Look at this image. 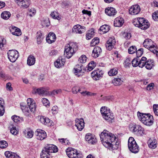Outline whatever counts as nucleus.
<instances>
[{
	"mask_svg": "<svg viewBox=\"0 0 158 158\" xmlns=\"http://www.w3.org/2000/svg\"><path fill=\"white\" fill-rule=\"evenodd\" d=\"M134 25L142 30H146L150 26L149 22L143 18H138L134 19L133 21Z\"/></svg>",
	"mask_w": 158,
	"mask_h": 158,
	"instance_id": "5",
	"label": "nucleus"
},
{
	"mask_svg": "<svg viewBox=\"0 0 158 158\" xmlns=\"http://www.w3.org/2000/svg\"><path fill=\"white\" fill-rule=\"evenodd\" d=\"M110 29V27L108 26L105 25L100 27V30L102 32V33L104 34L108 32Z\"/></svg>",
	"mask_w": 158,
	"mask_h": 158,
	"instance_id": "41",
	"label": "nucleus"
},
{
	"mask_svg": "<svg viewBox=\"0 0 158 158\" xmlns=\"http://www.w3.org/2000/svg\"><path fill=\"white\" fill-rule=\"evenodd\" d=\"M116 43L114 37L110 38L107 41L106 44V48L109 50H111L114 47Z\"/></svg>",
	"mask_w": 158,
	"mask_h": 158,
	"instance_id": "21",
	"label": "nucleus"
},
{
	"mask_svg": "<svg viewBox=\"0 0 158 158\" xmlns=\"http://www.w3.org/2000/svg\"><path fill=\"white\" fill-rule=\"evenodd\" d=\"M132 66L134 67H136L139 66V64L140 63V60L139 61L137 58H135L131 61Z\"/></svg>",
	"mask_w": 158,
	"mask_h": 158,
	"instance_id": "45",
	"label": "nucleus"
},
{
	"mask_svg": "<svg viewBox=\"0 0 158 158\" xmlns=\"http://www.w3.org/2000/svg\"><path fill=\"white\" fill-rule=\"evenodd\" d=\"M123 82L122 78L117 77L115 78L112 81V83L115 86L121 85Z\"/></svg>",
	"mask_w": 158,
	"mask_h": 158,
	"instance_id": "32",
	"label": "nucleus"
},
{
	"mask_svg": "<svg viewBox=\"0 0 158 158\" xmlns=\"http://www.w3.org/2000/svg\"><path fill=\"white\" fill-rule=\"evenodd\" d=\"M141 8L140 6L137 4L134 5L130 7L129 13L131 15H135L138 14L140 12Z\"/></svg>",
	"mask_w": 158,
	"mask_h": 158,
	"instance_id": "13",
	"label": "nucleus"
},
{
	"mask_svg": "<svg viewBox=\"0 0 158 158\" xmlns=\"http://www.w3.org/2000/svg\"><path fill=\"white\" fill-rule=\"evenodd\" d=\"M13 152L9 151H7L5 152V155L7 158H11L12 155H13Z\"/></svg>",
	"mask_w": 158,
	"mask_h": 158,
	"instance_id": "58",
	"label": "nucleus"
},
{
	"mask_svg": "<svg viewBox=\"0 0 158 158\" xmlns=\"http://www.w3.org/2000/svg\"><path fill=\"white\" fill-rule=\"evenodd\" d=\"M123 35L124 38L126 40L130 39L131 37V34L129 33L124 32Z\"/></svg>",
	"mask_w": 158,
	"mask_h": 158,
	"instance_id": "61",
	"label": "nucleus"
},
{
	"mask_svg": "<svg viewBox=\"0 0 158 158\" xmlns=\"http://www.w3.org/2000/svg\"><path fill=\"white\" fill-rule=\"evenodd\" d=\"M137 50L135 46L131 47L128 49V52L130 54L134 53Z\"/></svg>",
	"mask_w": 158,
	"mask_h": 158,
	"instance_id": "52",
	"label": "nucleus"
},
{
	"mask_svg": "<svg viewBox=\"0 0 158 158\" xmlns=\"http://www.w3.org/2000/svg\"><path fill=\"white\" fill-rule=\"evenodd\" d=\"M9 30L11 34L15 36H19L22 34V32L20 29L17 27L11 26L9 27Z\"/></svg>",
	"mask_w": 158,
	"mask_h": 158,
	"instance_id": "20",
	"label": "nucleus"
},
{
	"mask_svg": "<svg viewBox=\"0 0 158 158\" xmlns=\"http://www.w3.org/2000/svg\"><path fill=\"white\" fill-rule=\"evenodd\" d=\"M144 47L158 56V48L156 44L151 39H146L143 43Z\"/></svg>",
	"mask_w": 158,
	"mask_h": 158,
	"instance_id": "6",
	"label": "nucleus"
},
{
	"mask_svg": "<svg viewBox=\"0 0 158 158\" xmlns=\"http://www.w3.org/2000/svg\"><path fill=\"white\" fill-rule=\"evenodd\" d=\"M118 73V69L113 68L110 69L108 72V74L110 76H113L116 75Z\"/></svg>",
	"mask_w": 158,
	"mask_h": 158,
	"instance_id": "42",
	"label": "nucleus"
},
{
	"mask_svg": "<svg viewBox=\"0 0 158 158\" xmlns=\"http://www.w3.org/2000/svg\"><path fill=\"white\" fill-rule=\"evenodd\" d=\"M139 126V125H136L135 123H131L129 126L130 130L132 133L135 134Z\"/></svg>",
	"mask_w": 158,
	"mask_h": 158,
	"instance_id": "34",
	"label": "nucleus"
},
{
	"mask_svg": "<svg viewBox=\"0 0 158 158\" xmlns=\"http://www.w3.org/2000/svg\"><path fill=\"white\" fill-rule=\"evenodd\" d=\"M152 17L154 20L158 21V10H156L152 13Z\"/></svg>",
	"mask_w": 158,
	"mask_h": 158,
	"instance_id": "55",
	"label": "nucleus"
},
{
	"mask_svg": "<svg viewBox=\"0 0 158 158\" xmlns=\"http://www.w3.org/2000/svg\"><path fill=\"white\" fill-rule=\"evenodd\" d=\"M23 133L27 138H31L33 135V132L29 128L24 129L23 131Z\"/></svg>",
	"mask_w": 158,
	"mask_h": 158,
	"instance_id": "31",
	"label": "nucleus"
},
{
	"mask_svg": "<svg viewBox=\"0 0 158 158\" xmlns=\"http://www.w3.org/2000/svg\"><path fill=\"white\" fill-rule=\"evenodd\" d=\"M131 61L129 58H127L124 62V64L125 66H129L131 65Z\"/></svg>",
	"mask_w": 158,
	"mask_h": 158,
	"instance_id": "60",
	"label": "nucleus"
},
{
	"mask_svg": "<svg viewBox=\"0 0 158 158\" xmlns=\"http://www.w3.org/2000/svg\"><path fill=\"white\" fill-rule=\"evenodd\" d=\"M85 140L89 144H93L97 142V139L95 136L90 133L86 134L85 136Z\"/></svg>",
	"mask_w": 158,
	"mask_h": 158,
	"instance_id": "16",
	"label": "nucleus"
},
{
	"mask_svg": "<svg viewBox=\"0 0 158 158\" xmlns=\"http://www.w3.org/2000/svg\"><path fill=\"white\" fill-rule=\"evenodd\" d=\"M103 74L104 73L102 70L97 69L91 72V76L94 80L97 81L102 78Z\"/></svg>",
	"mask_w": 158,
	"mask_h": 158,
	"instance_id": "11",
	"label": "nucleus"
},
{
	"mask_svg": "<svg viewBox=\"0 0 158 158\" xmlns=\"http://www.w3.org/2000/svg\"><path fill=\"white\" fill-rule=\"evenodd\" d=\"M41 102L44 106L47 107H49L50 106V103L49 100L47 98H43L41 99Z\"/></svg>",
	"mask_w": 158,
	"mask_h": 158,
	"instance_id": "46",
	"label": "nucleus"
},
{
	"mask_svg": "<svg viewBox=\"0 0 158 158\" xmlns=\"http://www.w3.org/2000/svg\"><path fill=\"white\" fill-rule=\"evenodd\" d=\"M124 23V19L120 17H118L115 19L114 20V25L116 27H121Z\"/></svg>",
	"mask_w": 158,
	"mask_h": 158,
	"instance_id": "25",
	"label": "nucleus"
},
{
	"mask_svg": "<svg viewBox=\"0 0 158 158\" xmlns=\"http://www.w3.org/2000/svg\"><path fill=\"white\" fill-rule=\"evenodd\" d=\"M67 155L69 158H82L83 155L81 152L71 147H69L66 150Z\"/></svg>",
	"mask_w": 158,
	"mask_h": 158,
	"instance_id": "8",
	"label": "nucleus"
},
{
	"mask_svg": "<svg viewBox=\"0 0 158 158\" xmlns=\"http://www.w3.org/2000/svg\"><path fill=\"white\" fill-rule=\"evenodd\" d=\"M87 60V57L85 55H82L79 58L78 61L81 63H85Z\"/></svg>",
	"mask_w": 158,
	"mask_h": 158,
	"instance_id": "48",
	"label": "nucleus"
},
{
	"mask_svg": "<svg viewBox=\"0 0 158 158\" xmlns=\"http://www.w3.org/2000/svg\"><path fill=\"white\" fill-rule=\"evenodd\" d=\"M94 29L93 28L90 29L86 35V40H89L94 35Z\"/></svg>",
	"mask_w": 158,
	"mask_h": 158,
	"instance_id": "37",
	"label": "nucleus"
},
{
	"mask_svg": "<svg viewBox=\"0 0 158 158\" xmlns=\"http://www.w3.org/2000/svg\"><path fill=\"white\" fill-rule=\"evenodd\" d=\"M27 102L29 108L36 110L37 105L35 101L31 98H28L27 100Z\"/></svg>",
	"mask_w": 158,
	"mask_h": 158,
	"instance_id": "23",
	"label": "nucleus"
},
{
	"mask_svg": "<svg viewBox=\"0 0 158 158\" xmlns=\"http://www.w3.org/2000/svg\"><path fill=\"white\" fill-rule=\"evenodd\" d=\"M12 120L16 123H19L23 121V118H20L19 117L16 115L12 116L11 117Z\"/></svg>",
	"mask_w": 158,
	"mask_h": 158,
	"instance_id": "43",
	"label": "nucleus"
},
{
	"mask_svg": "<svg viewBox=\"0 0 158 158\" xmlns=\"http://www.w3.org/2000/svg\"><path fill=\"white\" fill-rule=\"evenodd\" d=\"M82 67L81 65H77L74 69V73L78 77L81 76L83 74V72L82 71Z\"/></svg>",
	"mask_w": 158,
	"mask_h": 158,
	"instance_id": "24",
	"label": "nucleus"
},
{
	"mask_svg": "<svg viewBox=\"0 0 158 158\" xmlns=\"http://www.w3.org/2000/svg\"><path fill=\"white\" fill-rule=\"evenodd\" d=\"M103 145L111 150L116 149L118 148L119 143L116 140L117 138L115 135L106 130H104L100 135Z\"/></svg>",
	"mask_w": 158,
	"mask_h": 158,
	"instance_id": "1",
	"label": "nucleus"
},
{
	"mask_svg": "<svg viewBox=\"0 0 158 158\" xmlns=\"http://www.w3.org/2000/svg\"><path fill=\"white\" fill-rule=\"evenodd\" d=\"M22 110L24 115L28 117L31 118L32 114L35 111V110L29 108L26 106H23L22 107Z\"/></svg>",
	"mask_w": 158,
	"mask_h": 158,
	"instance_id": "15",
	"label": "nucleus"
},
{
	"mask_svg": "<svg viewBox=\"0 0 158 158\" xmlns=\"http://www.w3.org/2000/svg\"><path fill=\"white\" fill-rule=\"evenodd\" d=\"M96 65V63L94 61H91L88 64L87 69L89 71H91L95 67Z\"/></svg>",
	"mask_w": 158,
	"mask_h": 158,
	"instance_id": "44",
	"label": "nucleus"
},
{
	"mask_svg": "<svg viewBox=\"0 0 158 158\" xmlns=\"http://www.w3.org/2000/svg\"><path fill=\"white\" fill-rule=\"evenodd\" d=\"M135 134L143 136L146 134V133L144 129L141 126L139 125L138 127L137 128V131Z\"/></svg>",
	"mask_w": 158,
	"mask_h": 158,
	"instance_id": "35",
	"label": "nucleus"
},
{
	"mask_svg": "<svg viewBox=\"0 0 158 158\" xmlns=\"http://www.w3.org/2000/svg\"><path fill=\"white\" fill-rule=\"evenodd\" d=\"M38 119L41 123L45 125L48 126L53 125L54 123L52 121L44 116H39L38 117Z\"/></svg>",
	"mask_w": 158,
	"mask_h": 158,
	"instance_id": "17",
	"label": "nucleus"
},
{
	"mask_svg": "<svg viewBox=\"0 0 158 158\" xmlns=\"http://www.w3.org/2000/svg\"><path fill=\"white\" fill-rule=\"evenodd\" d=\"M46 91V89L44 87H41L38 88H33L32 92L34 94H38L39 95H41L44 94Z\"/></svg>",
	"mask_w": 158,
	"mask_h": 158,
	"instance_id": "26",
	"label": "nucleus"
},
{
	"mask_svg": "<svg viewBox=\"0 0 158 158\" xmlns=\"http://www.w3.org/2000/svg\"><path fill=\"white\" fill-rule=\"evenodd\" d=\"M10 132L14 135H17L19 133V130L15 127H12L10 129Z\"/></svg>",
	"mask_w": 158,
	"mask_h": 158,
	"instance_id": "47",
	"label": "nucleus"
},
{
	"mask_svg": "<svg viewBox=\"0 0 158 158\" xmlns=\"http://www.w3.org/2000/svg\"><path fill=\"white\" fill-rule=\"evenodd\" d=\"M139 119L144 125L150 126L154 123L153 116L150 114L141 113L139 111L137 112Z\"/></svg>",
	"mask_w": 158,
	"mask_h": 158,
	"instance_id": "3",
	"label": "nucleus"
},
{
	"mask_svg": "<svg viewBox=\"0 0 158 158\" xmlns=\"http://www.w3.org/2000/svg\"><path fill=\"white\" fill-rule=\"evenodd\" d=\"M148 144L149 148L154 149L157 147V142L156 139H150L148 141Z\"/></svg>",
	"mask_w": 158,
	"mask_h": 158,
	"instance_id": "29",
	"label": "nucleus"
},
{
	"mask_svg": "<svg viewBox=\"0 0 158 158\" xmlns=\"http://www.w3.org/2000/svg\"><path fill=\"white\" fill-rule=\"evenodd\" d=\"M81 94L82 95L84 96H91L92 95V94L91 92L87 91L81 92Z\"/></svg>",
	"mask_w": 158,
	"mask_h": 158,
	"instance_id": "57",
	"label": "nucleus"
},
{
	"mask_svg": "<svg viewBox=\"0 0 158 158\" xmlns=\"http://www.w3.org/2000/svg\"><path fill=\"white\" fill-rule=\"evenodd\" d=\"M58 149L55 145L48 144L42 150L40 154L41 158H51L52 154L58 152Z\"/></svg>",
	"mask_w": 158,
	"mask_h": 158,
	"instance_id": "2",
	"label": "nucleus"
},
{
	"mask_svg": "<svg viewBox=\"0 0 158 158\" xmlns=\"http://www.w3.org/2000/svg\"><path fill=\"white\" fill-rule=\"evenodd\" d=\"M35 59L33 56H30L28 57L27 63L29 66H31L34 65L35 63Z\"/></svg>",
	"mask_w": 158,
	"mask_h": 158,
	"instance_id": "33",
	"label": "nucleus"
},
{
	"mask_svg": "<svg viewBox=\"0 0 158 158\" xmlns=\"http://www.w3.org/2000/svg\"><path fill=\"white\" fill-rule=\"evenodd\" d=\"M101 49L99 47H97L94 48L92 52V56L94 58L98 57L101 52Z\"/></svg>",
	"mask_w": 158,
	"mask_h": 158,
	"instance_id": "30",
	"label": "nucleus"
},
{
	"mask_svg": "<svg viewBox=\"0 0 158 158\" xmlns=\"http://www.w3.org/2000/svg\"><path fill=\"white\" fill-rule=\"evenodd\" d=\"M99 42V39L98 38L96 37L93 39L90 43V45L91 46H94L98 44Z\"/></svg>",
	"mask_w": 158,
	"mask_h": 158,
	"instance_id": "49",
	"label": "nucleus"
},
{
	"mask_svg": "<svg viewBox=\"0 0 158 158\" xmlns=\"http://www.w3.org/2000/svg\"><path fill=\"white\" fill-rule=\"evenodd\" d=\"M10 16V13L9 12L6 11H3L1 14L2 18L6 20L8 19Z\"/></svg>",
	"mask_w": 158,
	"mask_h": 158,
	"instance_id": "36",
	"label": "nucleus"
},
{
	"mask_svg": "<svg viewBox=\"0 0 158 158\" xmlns=\"http://www.w3.org/2000/svg\"><path fill=\"white\" fill-rule=\"evenodd\" d=\"M139 67L143 68L145 66L146 68L148 70L152 69L154 65L153 61L152 60H147L146 57H143L140 60Z\"/></svg>",
	"mask_w": 158,
	"mask_h": 158,
	"instance_id": "10",
	"label": "nucleus"
},
{
	"mask_svg": "<svg viewBox=\"0 0 158 158\" xmlns=\"http://www.w3.org/2000/svg\"><path fill=\"white\" fill-rule=\"evenodd\" d=\"M35 134L37 139L40 140L44 139L47 137L46 133L45 131L40 129L36 130Z\"/></svg>",
	"mask_w": 158,
	"mask_h": 158,
	"instance_id": "14",
	"label": "nucleus"
},
{
	"mask_svg": "<svg viewBox=\"0 0 158 158\" xmlns=\"http://www.w3.org/2000/svg\"><path fill=\"white\" fill-rule=\"evenodd\" d=\"M75 121V126L76 127L78 130L80 131H81L85 127V123L83 119L77 118Z\"/></svg>",
	"mask_w": 158,
	"mask_h": 158,
	"instance_id": "18",
	"label": "nucleus"
},
{
	"mask_svg": "<svg viewBox=\"0 0 158 158\" xmlns=\"http://www.w3.org/2000/svg\"><path fill=\"white\" fill-rule=\"evenodd\" d=\"M58 140L61 143L64 145H69L70 144L69 140L67 139H59Z\"/></svg>",
	"mask_w": 158,
	"mask_h": 158,
	"instance_id": "50",
	"label": "nucleus"
},
{
	"mask_svg": "<svg viewBox=\"0 0 158 158\" xmlns=\"http://www.w3.org/2000/svg\"><path fill=\"white\" fill-rule=\"evenodd\" d=\"M58 108L56 106H53L51 109L52 112L54 114H56L58 112Z\"/></svg>",
	"mask_w": 158,
	"mask_h": 158,
	"instance_id": "54",
	"label": "nucleus"
},
{
	"mask_svg": "<svg viewBox=\"0 0 158 158\" xmlns=\"http://www.w3.org/2000/svg\"><path fill=\"white\" fill-rule=\"evenodd\" d=\"M30 0H23L20 7L23 8H27L28 7L30 4Z\"/></svg>",
	"mask_w": 158,
	"mask_h": 158,
	"instance_id": "38",
	"label": "nucleus"
},
{
	"mask_svg": "<svg viewBox=\"0 0 158 158\" xmlns=\"http://www.w3.org/2000/svg\"><path fill=\"white\" fill-rule=\"evenodd\" d=\"M153 109L154 113L155 115L158 116V105H154L153 106Z\"/></svg>",
	"mask_w": 158,
	"mask_h": 158,
	"instance_id": "56",
	"label": "nucleus"
},
{
	"mask_svg": "<svg viewBox=\"0 0 158 158\" xmlns=\"http://www.w3.org/2000/svg\"><path fill=\"white\" fill-rule=\"evenodd\" d=\"M36 13V10L34 8H31L28 10V14L30 17L35 15Z\"/></svg>",
	"mask_w": 158,
	"mask_h": 158,
	"instance_id": "51",
	"label": "nucleus"
},
{
	"mask_svg": "<svg viewBox=\"0 0 158 158\" xmlns=\"http://www.w3.org/2000/svg\"><path fill=\"white\" fill-rule=\"evenodd\" d=\"M73 32L76 33L81 34L85 31V27L82 26L79 24L74 25L72 29Z\"/></svg>",
	"mask_w": 158,
	"mask_h": 158,
	"instance_id": "19",
	"label": "nucleus"
},
{
	"mask_svg": "<svg viewBox=\"0 0 158 158\" xmlns=\"http://www.w3.org/2000/svg\"><path fill=\"white\" fill-rule=\"evenodd\" d=\"M64 63V59L61 58H59L54 62V65L56 68H59L63 66Z\"/></svg>",
	"mask_w": 158,
	"mask_h": 158,
	"instance_id": "27",
	"label": "nucleus"
},
{
	"mask_svg": "<svg viewBox=\"0 0 158 158\" xmlns=\"http://www.w3.org/2000/svg\"><path fill=\"white\" fill-rule=\"evenodd\" d=\"M78 46L76 43L70 42L65 47L64 55L67 58H70L77 51Z\"/></svg>",
	"mask_w": 158,
	"mask_h": 158,
	"instance_id": "4",
	"label": "nucleus"
},
{
	"mask_svg": "<svg viewBox=\"0 0 158 158\" xmlns=\"http://www.w3.org/2000/svg\"><path fill=\"white\" fill-rule=\"evenodd\" d=\"M36 37L37 44H40L44 38L41 31H39L37 32Z\"/></svg>",
	"mask_w": 158,
	"mask_h": 158,
	"instance_id": "40",
	"label": "nucleus"
},
{
	"mask_svg": "<svg viewBox=\"0 0 158 158\" xmlns=\"http://www.w3.org/2000/svg\"><path fill=\"white\" fill-rule=\"evenodd\" d=\"M50 15L51 17L54 19H57L58 20H60L61 18L58 12L54 11L52 12Z\"/></svg>",
	"mask_w": 158,
	"mask_h": 158,
	"instance_id": "39",
	"label": "nucleus"
},
{
	"mask_svg": "<svg viewBox=\"0 0 158 158\" xmlns=\"http://www.w3.org/2000/svg\"><path fill=\"white\" fill-rule=\"evenodd\" d=\"M6 44V40L4 38L0 39V48H1Z\"/></svg>",
	"mask_w": 158,
	"mask_h": 158,
	"instance_id": "59",
	"label": "nucleus"
},
{
	"mask_svg": "<svg viewBox=\"0 0 158 158\" xmlns=\"http://www.w3.org/2000/svg\"><path fill=\"white\" fill-rule=\"evenodd\" d=\"M128 146L130 151L132 153H136L139 151V147L134 139L132 137H131L129 138L128 142Z\"/></svg>",
	"mask_w": 158,
	"mask_h": 158,
	"instance_id": "9",
	"label": "nucleus"
},
{
	"mask_svg": "<svg viewBox=\"0 0 158 158\" xmlns=\"http://www.w3.org/2000/svg\"><path fill=\"white\" fill-rule=\"evenodd\" d=\"M56 37L55 34L53 33H50L46 38V40L48 43L52 44L54 42Z\"/></svg>",
	"mask_w": 158,
	"mask_h": 158,
	"instance_id": "28",
	"label": "nucleus"
},
{
	"mask_svg": "<svg viewBox=\"0 0 158 158\" xmlns=\"http://www.w3.org/2000/svg\"><path fill=\"white\" fill-rule=\"evenodd\" d=\"M5 102L4 99L0 98V107H4Z\"/></svg>",
	"mask_w": 158,
	"mask_h": 158,
	"instance_id": "64",
	"label": "nucleus"
},
{
	"mask_svg": "<svg viewBox=\"0 0 158 158\" xmlns=\"http://www.w3.org/2000/svg\"><path fill=\"white\" fill-rule=\"evenodd\" d=\"M100 111L103 118L109 122H112L114 119L113 114L107 107H102Z\"/></svg>",
	"mask_w": 158,
	"mask_h": 158,
	"instance_id": "7",
	"label": "nucleus"
},
{
	"mask_svg": "<svg viewBox=\"0 0 158 158\" xmlns=\"http://www.w3.org/2000/svg\"><path fill=\"white\" fill-rule=\"evenodd\" d=\"M105 14L109 16H113L117 13L116 10L114 7H108L105 10Z\"/></svg>",
	"mask_w": 158,
	"mask_h": 158,
	"instance_id": "22",
	"label": "nucleus"
},
{
	"mask_svg": "<svg viewBox=\"0 0 158 158\" xmlns=\"http://www.w3.org/2000/svg\"><path fill=\"white\" fill-rule=\"evenodd\" d=\"M137 57H139L141 56L143 54V52L141 49H139L138 50L136 51Z\"/></svg>",
	"mask_w": 158,
	"mask_h": 158,
	"instance_id": "63",
	"label": "nucleus"
},
{
	"mask_svg": "<svg viewBox=\"0 0 158 158\" xmlns=\"http://www.w3.org/2000/svg\"><path fill=\"white\" fill-rule=\"evenodd\" d=\"M154 87V84L153 83H150L148 84L147 87V90L150 91Z\"/></svg>",
	"mask_w": 158,
	"mask_h": 158,
	"instance_id": "62",
	"label": "nucleus"
},
{
	"mask_svg": "<svg viewBox=\"0 0 158 158\" xmlns=\"http://www.w3.org/2000/svg\"><path fill=\"white\" fill-rule=\"evenodd\" d=\"M8 145L7 143L5 141L2 140L0 141V148H6Z\"/></svg>",
	"mask_w": 158,
	"mask_h": 158,
	"instance_id": "53",
	"label": "nucleus"
},
{
	"mask_svg": "<svg viewBox=\"0 0 158 158\" xmlns=\"http://www.w3.org/2000/svg\"><path fill=\"white\" fill-rule=\"evenodd\" d=\"M7 54L8 59L12 62H15L19 56L18 52L14 50H9L7 52Z\"/></svg>",
	"mask_w": 158,
	"mask_h": 158,
	"instance_id": "12",
	"label": "nucleus"
}]
</instances>
